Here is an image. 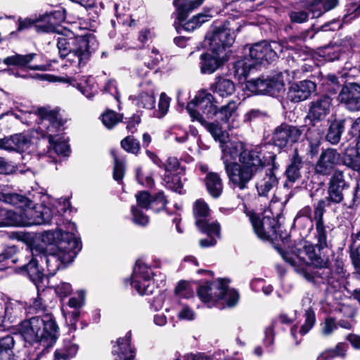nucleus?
Wrapping results in <instances>:
<instances>
[{
  "label": "nucleus",
  "mask_w": 360,
  "mask_h": 360,
  "mask_svg": "<svg viewBox=\"0 0 360 360\" xmlns=\"http://www.w3.org/2000/svg\"><path fill=\"white\" fill-rule=\"evenodd\" d=\"M68 231L56 230L44 231L41 236V242L48 245L44 249L40 245L32 248V258L30 262L22 266L30 280L37 285L44 277L43 271L39 268V262L46 264L47 270L51 276L57 271L71 263L82 248L75 231L76 226L68 222Z\"/></svg>",
  "instance_id": "nucleus-1"
},
{
  "label": "nucleus",
  "mask_w": 360,
  "mask_h": 360,
  "mask_svg": "<svg viewBox=\"0 0 360 360\" xmlns=\"http://www.w3.org/2000/svg\"><path fill=\"white\" fill-rule=\"evenodd\" d=\"M56 212L44 204L33 205L21 195L7 193L6 186L0 185V227L49 224Z\"/></svg>",
  "instance_id": "nucleus-2"
},
{
  "label": "nucleus",
  "mask_w": 360,
  "mask_h": 360,
  "mask_svg": "<svg viewBox=\"0 0 360 360\" xmlns=\"http://www.w3.org/2000/svg\"><path fill=\"white\" fill-rule=\"evenodd\" d=\"M221 160L229 182L233 188L244 190L255 174L264 166L262 148L246 149L243 142H229L223 146Z\"/></svg>",
  "instance_id": "nucleus-3"
},
{
  "label": "nucleus",
  "mask_w": 360,
  "mask_h": 360,
  "mask_svg": "<svg viewBox=\"0 0 360 360\" xmlns=\"http://www.w3.org/2000/svg\"><path fill=\"white\" fill-rule=\"evenodd\" d=\"M58 329L53 316L49 313L22 321L19 331L24 340L39 345L34 350H26L23 360H39L56 343L58 337Z\"/></svg>",
  "instance_id": "nucleus-4"
},
{
  "label": "nucleus",
  "mask_w": 360,
  "mask_h": 360,
  "mask_svg": "<svg viewBox=\"0 0 360 360\" xmlns=\"http://www.w3.org/2000/svg\"><path fill=\"white\" fill-rule=\"evenodd\" d=\"M96 46L95 38L91 35L73 36L72 33L58 36L57 47L61 58L75 68H80L89 60L90 55Z\"/></svg>",
  "instance_id": "nucleus-5"
},
{
  "label": "nucleus",
  "mask_w": 360,
  "mask_h": 360,
  "mask_svg": "<svg viewBox=\"0 0 360 360\" xmlns=\"http://www.w3.org/2000/svg\"><path fill=\"white\" fill-rule=\"evenodd\" d=\"M316 245L311 244L305 245L299 255L292 252H284L282 254L283 259L295 268L297 272H303L305 266L309 262L319 269L317 274L323 280L330 281L332 278V273L328 266V259L321 255Z\"/></svg>",
  "instance_id": "nucleus-6"
},
{
  "label": "nucleus",
  "mask_w": 360,
  "mask_h": 360,
  "mask_svg": "<svg viewBox=\"0 0 360 360\" xmlns=\"http://www.w3.org/2000/svg\"><path fill=\"white\" fill-rule=\"evenodd\" d=\"M41 117V123L39 130L44 133V136L48 138L49 143L53 146L57 154L68 155L70 147L64 137L56 139V133L59 132L63 124L57 112L49 109L39 110Z\"/></svg>",
  "instance_id": "nucleus-7"
},
{
  "label": "nucleus",
  "mask_w": 360,
  "mask_h": 360,
  "mask_svg": "<svg viewBox=\"0 0 360 360\" xmlns=\"http://www.w3.org/2000/svg\"><path fill=\"white\" fill-rule=\"evenodd\" d=\"M199 298L211 307L219 300H224L229 307H234L239 300V294L234 289H229L226 279L220 278L217 283H205L198 289Z\"/></svg>",
  "instance_id": "nucleus-8"
},
{
  "label": "nucleus",
  "mask_w": 360,
  "mask_h": 360,
  "mask_svg": "<svg viewBox=\"0 0 360 360\" xmlns=\"http://www.w3.org/2000/svg\"><path fill=\"white\" fill-rule=\"evenodd\" d=\"M217 102L211 93L205 90L200 91L195 98L186 106V110L192 120L201 124L205 123L203 115L207 118H213L217 113Z\"/></svg>",
  "instance_id": "nucleus-9"
},
{
  "label": "nucleus",
  "mask_w": 360,
  "mask_h": 360,
  "mask_svg": "<svg viewBox=\"0 0 360 360\" xmlns=\"http://www.w3.org/2000/svg\"><path fill=\"white\" fill-rule=\"evenodd\" d=\"M136 198L138 207L132 206L131 212L134 222L140 226H146L149 222L148 217L144 214L140 208L158 212L162 210L167 202L162 192L157 193L155 196H151L146 191H141L136 195Z\"/></svg>",
  "instance_id": "nucleus-10"
},
{
  "label": "nucleus",
  "mask_w": 360,
  "mask_h": 360,
  "mask_svg": "<svg viewBox=\"0 0 360 360\" xmlns=\"http://www.w3.org/2000/svg\"><path fill=\"white\" fill-rule=\"evenodd\" d=\"M231 25L230 22H226L214 27L211 34L206 35L205 43L210 50L225 53L226 47L231 46L236 38L234 27Z\"/></svg>",
  "instance_id": "nucleus-11"
},
{
  "label": "nucleus",
  "mask_w": 360,
  "mask_h": 360,
  "mask_svg": "<svg viewBox=\"0 0 360 360\" xmlns=\"http://www.w3.org/2000/svg\"><path fill=\"white\" fill-rule=\"evenodd\" d=\"M155 273L143 260H138L131 276V285L141 295H148L153 292L155 286L153 277Z\"/></svg>",
  "instance_id": "nucleus-12"
},
{
  "label": "nucleus",
  "mask_w": 360,
  "mask_h": 360,
  "mask_svg": "<svg viewBox=\"0 0 360 360\" xmlns=\"http://www.w3.org/2000/svg\"><path fill=\"white\" fill-rule=\"evenodd\" d=\"M254 232L263 240L277 239L278 223L274 217L251 214L250 215Z\"/></svg>",
  "instance_id": "nucleus-13"
},
{
  "label": "nucleus",
  "mask_w": 360,
  "mask_h": 360,
  "mask_svg": "<svg viewBox=\"0 0 360 360\" xmlns=\"http://www.w3.org/2000/svg\"><path fill=\"white\" fill-rule=\"evenodd\" d=\"M210 208L208 205L201 199L197 200L193 205V214L198 229L206 234L217 233L219 224L209 219Z\"/></svg>",
  "instance_id": "nucleus-14"
},
{
  "label": "nucleus",
  "mask_w": 360,
  "mask_h": 360,
  "mask_svg": "<svg viewBox=\"0 0 360 360\" xmlns=\"http://www.w3.org/2000/svg\"><path fill=\"white\" fill-rule=\"evenodd\" d=\"M277 51H282L279 44L276 41L269 44L262 41L255 44L249 49V57L255 65L264 62L269 63L277 58Z\"/></svg>",
  "instance_id": "nucleus-15"
},
{
  "label": "nucleus",
  "mask_w": 360,
  "mask_h": 360,
  "mask_svg": "<svg viewBox=\"0 0 360 360\" xmlns=\"http://www.w3.org/2000/svg\"><path fill=\"white\" fill-rule=\"evenodd\" d=\"M302 131L301 128L282 124L275 129L272 140L276 146L282 148L297 142Z\"/></svg>",
  "instance_id": "nucleus-16"
},
{
  "label": "nucleus",
  "mask_w": 360,
  "mask_h": 360,
  "mask_svg": "<svg viewBox=\"0 0 360 360\" xmlns=\"http://www.w3.org/2000/svg\"><path fill=\"white\" fill-rule=\"evenodd\" d=\"M245 86L248 91L254 94L273 95L280 91L283 85L278 79L262 77L248 80Z\"/></svg>",
  "instance_id": "nucleus-17"
},
{
  "label": "nucleus",
  "mask_w": 360,
  "mask_h": 360,
  "mask_svg": "<svg viewBox=\"0 0 360 360\" xmlns=\"http://www.w3.org/2000/svg\"><path fill=\"white\" fill-rule=\"evenodd\" d=\"M332 98L328 96H323L309 103L307 118L315 125L324 120L330 112Z\"/></svg>",
  "instance_id": "nucleus-18"
},
{
  "label": "nucleus",
  "mask_w": 360,
  "mask_h": 360,
  "mask_svg": "<svg viewBox=\"0 0 360 360\" xmlns=\"http://www.w3.org/2000/svg\"><path fill=\"white\" fill-rule=\"evenodd\" d=\"M338 100L350 111L360 110V85L350 83L343 86L338 95Z\"/></svg>",
  "instance_id": "nucleus-19"
},
{
  "label": "nucleus",
  "mask_w": 360,
  "mask_h": 360,
  "mask_svg": "<svg viewBox=\"0 0 360 360\" xmlns=\"http://www.w3.org/2000/svg\"><path fill=\"white\" fill-rule=\"evenodd\" d=\"M65 19V9H59L43 15L34 25L35 30L41 32H58L56 25Z\"/></svg>",
  "instance_id": "nucleus-20"
},
{
  "label": "nucleus",
  "mask_w": 360,
  "mask_h": 360,
  "mask_svg": "<svg viewBox=\"0 0 360 360\" xmlns=\"http://www.w3.org/2000/svg\"><path fill=\"white\" fill-rule=\"evenodd\" d=\"M226 53L214 51L208 48V51L200 56V71L203 74H212L221 67L226 61Z\"/></svg>",
  "instance_id": "nucleus-21"
},
{
  "label": "nucleus",
  "mask_w": 360,
  "mask_h": 360,
  "mask_svg": "<svg viewBox=\"0 0 360 360\" xmlns=\"http://www.w3.org/2000/svg\"><path fill=\"white\" fill-rule=\"evenodd\" d=\"M340 162V155L335 150L328 148L323 151L315 167L316 173L328 175Z\"/></svg>",
  "instance_id": "nucleus-22"
},
{
  "label": "nucleus",
  "mask_w": 360,
  "mask_h": 360,
  "mask_svg": "<svg viewBox=\"0 0 360 360\" xmlns=\"http://www.w3.org/2000/svg\"><path fill=\"white\" fill-rule=\"evenodd\" d=\"M316 85L310 80L293 83L289 87L288 98L294 103L307 100L316 91Z\"/></svg>",
  "instance_id": "nucleus-23"
},
{
  "label": "nucleus",
  "mask_w": 360,
  "mask_h": 360,
  "mask_svg": "<svg viewBox=\"0 0 360 360\" xmlns=\"http://www.w3.org/2000/svg\"><path fill=\"white\" fill-rule=\"evenodd\" d=\"M131 331L124 337L120 338L112 345V354L114 360H132L135 356L134 349L131 345Z\"/></svg>",
  "instance_id": "nucleus-24"
},
{
  "label": "nucleus",
  "mask_w": 360,
  "mask_h": 360,
  "mask_svg": "<svg viewBox=\"0 0 360 360\" xmlns=\"http://www.w3.org/2000/svg\"><path fill=\"white\" fill-rule=\"evenodd\" d=\"M31 145V136L26 133L17 134L8 138L0 139V148L12 151L24 152Z\"/></svg>",
  "instance_id": "nucleus-25"
},
{
  "label": "nucleus",
  "mask_w": 360,
  "mask_h": 360,
  "mask_svg": "<svg viewBox=\"0 0 360 360\" xmlns=\"http://www.w3.org/2000/svg\"><path fill=\"white\" fill-rule=\"evenodd\" d=\"M238 104L234 101H229L226 105L217 109V116L229 129L238 128L240 125L237 112Z\"/></svg>",
  "instance_id": "nucleus-26"
},
{
  "label": "nucleus",
  "mask_w": 360,
  "mask_h": 360,
  "mask_svg": "<svg viewBox=\"0 0 360 360\" xmlns=\"http://www.w3.org/2000/svg\"><path fill=\"white\" fill-rule=\"evenodd\" d=\"M210 90L221 98H226L234 93L236 86L232 80L224 77H217L210 85Z\"/></svg>",
  "instance_id": "nucleus-27"
},
{
  "label": "nucleus",
  "mask_w": 360,
  "mask_h": 360,
  "mask_svg": "<svg viewBox=\"0 0 360 360\" xmlns=\"http://www.w3.org/2000/svg\"><path fill=\"white\" fill-rule=\"evenodd\" d=\"M278 179L275 174L269 170L262 174L256 182V188L260 196H267L268 193L276 187Z\"/></svg>",
  "instance_id": "nucleus-28"
},
{
  "label": "nucleus",
  "mask_w": 360,
  "mask_h": 360,
  "mask_svg": "<svg viewBox=\"0 0 360 360\" xmlns=\"http://www.w3.org/2000/svg\"><path fill=\"white\" fill-rule=\"evenodd\" d=\"M26 313L25 304L16 301L10 300L6 304L4 316H0V328L3 326L4 319L7 318L11 322H13L16 318L21 317Z\"/></svg>",
  "instance_id": "nucleus-29"
},
{
  "label": "nucleus",
  "mask_w": 360,
  "mask_h": 360,
  "mask_svg": "<svg viewBox=\"0 0 360 360\" xmlns=\"http://www.w3.org/2000/svg\"><path fill=\"white\" fill-rule=\"evenodd\" d=\"M143 91L136 98L139 107L152 109L155 106L154 86L150 82L142 84Z\"/></svg>",
  "instance_id": "nucleus-30"
},
{
  "label": "nucleus",
  "mask_w": 360,
  "mask_h": 360,
  "mask_svg": "<svg viewBox=\"0 0 360 360\" xmlns=\"http://www.w3.org/2000/svg\"><path fill=\"white\" fill-rule=\"evenodd\" d=\"M302 165L303 162L302 158L299 156L297 152L295 150L291 158L290 163L285 170L288 181L285 183V186H288V183H295L300 177V169Z\"/></svg>",
  "instance_id": "nucleus-31"
},
{
  "label": "nucleus",
  "mask_w": 360,
  "mask_h": 360,
  "mask_svg": "<svg viewBox=\"0 0 360 360\" xmlns=\"http://www.w3.org/2000/svg\"><path fill=\"white\" fill-rule=\"evenodd\" d=\"M311 297L309 296L303 297L302 305L305 308V321L300 330V333L302 335L307 334L312 328L316 321L315 313L311 308Z\"/></svg>",
  "instance_id": "nucleus-32"
},
{
  "label": "nucleus",
  "mask_w": 360,
  "mask_h": 360,
  "mask_svg": "<svg viewBox=\"0 0 360 360\" xmlns=\"http://www.w3.org/2000/svg\"><path fill=\"white\" fill-rule=\"evenodd\" d=\"M205 182L208 193L213 198H217L221 195L223 191V183L220 176L217 173H207Z\"/></svg>",
  "instance_id": "nucleus-33"
},
{
  "label": "nucleus",
  "mask_w": 360,
  "mask_h": 360,
  "mask_svg": "<svg viewBox=\"0 0 360 360\" xmlns=\"http://www.w3.org/2000/svg\"><path fill=\"white\" fill-rule=\"evenodd\" d=\"M204 0H174V5L176 8L179 20H184L188 13L200 6Z\"/></svg>",
  "instance_id": "nucleus-34"
},
{
  "label": "nucleus",
  "mask_w": 360,
  "mask_h": 360,
  "mask_svg": "<svg viewBox=\"0 0 360 360\" xmlns=\"http://www.w3.org/2000/svg\"><path fill=\"white\" fill-rule=\"evenodd\" d=\"M78 349L76 343L65 340L63 347L55 352V360H69L77 354Z\"/></svg>",
  "instance_id": "nucleus-35"
},
{
  "label": "nucleus",
  "mask_w": 360,
  "mask_h": 360,
  "mask_svg": "<svg viewBox=\"0 0 360 360\" xmlns=\"http://www.w3.org/2000/svg\"><path fill=\"white\" fill-rule=\"evenodd\" d=\"M345 120H335L331 122L326 135L328 141L333 144H336L340 141L345 129Z\"/></svg>",
  "instance_id": "nucleus-36"
},
{
  "label": "nucleus",
  "mask_w": 360,
  "mask_h": 360,
  "mask_svg": "<svg viewBox=\"0 0 360 360\" xmlns=\"http://www.w3.org/2000/svg\"><path fill=\"white\" fill-rule=\"evenodd\" d=\"M35 53L21 55L15 53L13 56L6 57L3 63L8 66L25 67L35 58Z\"/></svg>",
  "instance_id": "nucleus-37"
},
{
  "label": "nucleus",
  "mask_w": 360,
  "mask_h": 360,
  "mask_svg": "<svg viewBox=\"0 0 360 360\" xmlns=\"http://www.w3.org/2000/svg\"><path fill=\"white\" fill-rule=\"evenodd\" d=\"M15 342L11 335L0 338V360H11L13 357Z\"/></svg>",
  "instance_id": "nucleus-38"
},
{
  "label": "nucleus",
  "mask_w": 360,
  "mask_h": 360,
  "mask_svg": "<svg viewBox=\"0 0 360 360\" xmlns=\"http://www.w3.org/2000/svg\"><path fill=\"white\" fill-rule=\"evenodd\" d=\"M202 125L205 127L207 130L212 134L216 141H219L220 142V146L221 151L223 152V146L231 141H226L228 137L226 133L222 129V127L217 123H209L206 121L205 123H204Z\"/></svg>",
  "instance_id": "nucleus-39"
},
{
  "label": "nucleus",
  "mask_w": 360,
  "mask_h": 360,
  "mask_svg": "<svg viewBox=\"0 0 360 360\" xmlns=\"http://www.w3.org/2000/svg\"><path fill=\"white\" fill-rule=\"evenodd\" d=\"M77 88L86 98H91L97 92V87L92 77H83L79 83L77 84Z\"/></svg>",
  "instance_id": "nucleus-40"
},
{
  "label": "nucleus",
  "mask_w": 360,
  "mask_h": 360,
  "mask_svg": "<svg viewBox=\"0 0 360 360\" xmlns=\"http://www.w3.org/2000/svg\"><path fill=\"white\" fill-rule=\"evenodd\" d=\"M18 249L15 245H11L5 248L0 253V270H3L10 266V264H15L16 259L14 256L16 255Z\"/></svg>",
  "instance_id": "nucleus-41"
},
{
  "label": "nucleus",
  "mask_w": 360,
  "mask_h": 360,
  "mask_svg": "<svg viewBox=\"0 0 360 360\" xmlns=\"http://www.w3.org/2000/svg\"><path fill=\"white\" fill-rule=\"evenodd\" d=\"M255 66V63L250 58L239 60L234 65L235 73L239 79L246 78Z\"/></svg>",
  "instance_id": "nucleus-42"
},
{
  "label": "nucleus",
  "mask_w": 360,
  "mask_h": 360,
  "mask_svg": "<svg viewBox=\"0 0 360 360\" xmlns=\"http://www.w3.org/2000/svg\"><path fill=\"white\" fill-rule=\"evenodd\" d=\"M347 349V345L342 342L338 343L333 349H326L319 354L317 360H331L337 356L345 355Z\"/></svg>",
  "instance_id": "nucleus-43"
},
{
  "label": "nucleus",
  "mask_w": 360,
  "mask_h": 360,
  "mask_svg": "<svg viewBox=\"0 0 360 360\" xmlns=\"http://www.w3.org/2000/svg\"><path fill=\"white\" fill-rule=\"evenodd\" d=\"M302 221H305L306 226L310 230L313 228V219L311 217V208L309 206H305L297 214L294 223L300 224Z\"/></svg>",
  "instance_id": "nucleus-44"
},
{
  "label": "nucleus",
  "mask_w": 360,
  "mask_h": 360,
  "mask_svg": "<svg viewBox=\"0 0 360 360\" xmlns=\"http://www.w3.org/2000/svg\"><path fill=\"white\" fill-rule=\"evenodd\" d=\"M42 108H40L38 110V114L31 112L30 111H24L22 110H19V113L14 112L13 115L15 116L16 119L20 120L22 123L26 124L27 125H31L34 121H36L38 117L40 118V120H42L41 117L39 115V110ZM43 109H46L44 108ZM41 121L39 123V126H41Z\"/></svg>",
  "instance_id": "nucleus-45"
},
{
  "label": "nucleus",
  "mask_w": 360,
  "mask_h": 360,
  "mask_svg": "<svg viewBox=\"0 0 360 360\" xmlns=\"http://www.w3.org/2000/svg\"><path fill=\"white\" fill-rule=\"evenodd\" d=\"M121 146L127 152L133 154H137L140 150L139 141L132 136H128L122 139Z\"/></svg>",
  "instance_id": "nucleus-46"
},
{
  "label": "nucleus",
  "mask_w": 360,
  "mask_h": 360,
  "mask_svg": "<svg viewBox=\"0 0 360 360\" xmlns=\"http://www.w3.org/2000/svg\"><path fill=\"white\" fill-rule=\"evenodd\" d=\"M122 115L112 110H107L102 115V122L108 128L112 129L122 120Z\"/></svg>",
  "instance_id": "nucleus-47"
},
{
  "label": "nucleus",
  "mask_w": 360,
  "mask_h": 360,
  "mask_svg": "<svg viewBox=\"0 0 360 360\" xmlns=\"http://www.w3.org/2000/svg\"><path fill=\"white\" fill-rule=\"evenodd\" d=\"M210 18L211 15L208 14H198L187 22L184 25V28L186 30H193L200 27L202 23L210 20Z\"/></svg>",
  "instance_id": "nucleus-48"
},
{
  "label": "nucleus",
  "mask_w": 360,
  "mask_h": 360,
  "mask_svg": "<svg viewBox=\"0 0 360 360\" xmlns=\"http://www.w3.org/2000/svg\"><path fill=\"white\" fill-rule=\"evenodd\" d=\"M345 188H342L336 186H332L329 184L328 188V196L327 197L326 201L332 203H340L342 201L344 196L342 191Z\"/></svg>",
  "instance_id": "nucleus-49"
},
{
  "label": "nucleus",
  "mask_w": 360,
  "mask_h": 360,
  "mask_svg": "<svg viewBox=\"0 0 360 360\" xmlns=\"http://www.w3.org/2000/svg\"><path fill=\"white\" fill-rule=\"evenodd\" d=\"M170 98L165 93H162L160 96L158 102V110L156 112V117L161 118L164 117L168 112L170 105Z\"/></svg>",
  "instance_id": "nucleus-50"
},
{
  "label": "nucleus",
  "mask_w": 360,
  "mask_h": 360,
  "mask_svg": "<svg viewBox=\"0 0 360 360\" xmlns=\"http://www.w3.org/2000/svg\"><path fill=\"white\" fill-rule=\"evenodd\" d=\"M111 154L114 158V170L113 178L115 180L121 181L124 176V166L123 161L118 159L114 150L111 151Z\"/></svg>",
  "instance_id": "nucleus-51"
},
{
  "label": "nucleus",
  "mask_w": 360,
  "mask_h": 360,
  "mask_svg": "<svg viewBox=\"0 0 360 360\" xmlns=\"http://www.w3.org/2000/svg\"><path fill=\"white\" fill-rule=\"evenodd\" d=\"M316 229L317 238L316 245L318 247L319 251H321L328 246L327 233L324 225L316 226Z\"/></svg>",
  "instance_id": "nucleus-52"
},
{
  "label": "nucleus",
  "mask_w": 360,
  "mask_h": 360,
  "mask_svg": "<svg viewBox=\"0 0 360 360\" xmlns=\"http://www.w3.org/2000/svg\"><path fill=\"white\" fill-rule=\"evenodd\" d=\"M326 206V200H320L314 207V219L316 221V226L324 225L323 221V216L325 212V207Z\"/></svg>",
  "instance_id": "nucleus-53"
},
{
  "label": "nucleus",
  "mask_w": 360,
  "mask_h": 360,
  "mask_svg": "<svg viewBox=\"0 0 360 360\" xmlns=\"http://www.w3.org/2000/svg\"><path fill=\"white\" fill-rule=\"evenodd\" d=\"M27 167L25 170L21 169L20 166H14L7 162L2 158H0V174H12L14 172L23 173L27 170H29Z\"/></svg>",
  "instance_id": "nucleus-54"
},
{
  "label": "nucleus",
  "mask_w": 360,
  "mask_h": 360,
  "mask_svg": "<svg viewBox=\"0 0 360 360\" xmlns=\"http://www.w3.org/2000/svg\"><path fill=\"white\" fill-rule=\"evenodd\" d=\"M170 134L174 136V139L178 143H184L188 137V134L187 131L182 129L180 126H173L169 130Z\"/></svg>",
  "instance_id": "nucleus-55"
},
{
  "label": "nucleus",
  "mask_w": 360,
  "mask_h": 360,
  "mask_svg": "<svg viewBox=\"0 0 360 360\" xmlns=\"http://www.w3.org/2000/svg\"><path fill=\"white\" fill-rule=\"evenodd\" d=\"M136 179L140 184L146 187H152L154 184V181L151 175L144 172L141 168L136 169Z\"/></svg>",
  "instance_id": "nucleus-56"
},
{
  "label": "nucleus",
  "mask_w": 360,
  "mask_h": 360,
  "mask_svg": "<svg viewBox=\"0 0 360 360\" xmlns=\"http://www.w3.org/2000/svg\"><path fill=\"white\" fill-rule=\"evenodd\" d=\"M329 184L335 185L342 188H347L349 187V184L344 179L343 172L338 169L335 170L333 173Z\"/></svg>",
  "instance_id": "nucleus-57"
},
{
  "label": "nucleus",
  "mask_w": 360,
  "mask_h": 360,
  "mask_svg": "<svg viewBox=\"0 0 360 360\" xmlns=\"http://www.w3.org/2000/svg\"><path fill=\"white\" fill-rule=\"evenodd\" d=\"M352 121L349 134L352 136H356V150L357 153L360 155V117L355 119L351 120Z\"/></svg>",
  "instance_id": "nucleus-58"
},
{
  "label": "nucleus",
  "mask_w": 360,
  "mask_h": 360,
  "mask_svg": "<svg viewBox=\"0 0 360 360\" xmlns=\"http://www.w3.org/2000/svg\"><path fill=\"white\" fill-rule=\"evenodd\" d=\"M356 243L354 242L351 246L350 257L355 269L360 274V243L357 245Z\"/></svg>",
  "instance_id": "nucleus-59"
},
{
  "label": "nucleus",
  "mask_w": 360,
  "mask_h": 360,
  "mask_svg": "<svg viewBox=\"0 0 360 360\" xmlns=\"http://www.w3.org/2000/svg\"><path fill=\"white\" fill-rule=\"evenodd\" d=\"M165 181L168 184V187L172 189H174L176 191H179L183 187V183L179 176L176 174H172L170 178L169 174L165 178Z\"/></svg>",
  "instance_id": "nucleus-60"
},
{
  "label": "nucleus",
  "mask_w": 360,
  "mask_h": 360,
  "mask_svg": "<svg viewBox=\"0 0 360 360\" xmlns=\"http://www.w3.org/2000/svg\"><path fill=\"white\" fill-rule=\"evenodd\" d=\"M55 292L60 298H65L71 293L72 286L69 283L61 282L55 288Z\"/></svg>",
  "instance_id": "nucleus-61"
},
{
  "label": "nucleus",
  "mask_w": 360,
  "mask_h": 360,
  "mask_svg": "<svg viewBox=\"0 0 360 360\" xmlns=\"http://www.w3.org/2000/svg\"><path fill=\"white\" fill-rule=\"evenodd\" d=\"M338 328L337 324L335 323V320L333 318L328 317L326 319L323 326H322V333L325 335H330L335 330Z\"/></svg>",
  "instance_id": "nucleus-62"
},
{
  "label": "nucleus",
  "mask_w": 360,
  "mask_h": 360,
  "mask_svg": "<svg viewBox=\"0 0 360 360\" xmlns=\"http://www.w3.org/2000/svg\"><path fill=\"white\" fill-rule=\"evenodd\" d=\"M154 37V33L150 28L144 27L138 34L137 39L142 44H146Z\"/></svg>",
  "instance_id": "nucleus-63"
},
{
  "label": "nucleus",
  "mask_w": 360,
  "mask_h": 360,
  "mask_svg": "<svg viewBox=\"0 0 360 360\" xmlns=\"http://www.w3.org/2000/svg\"><path fill=\"white\" fill-rule=\"evenodd\" d=\"M149 57L150 58V61H145V63H147L148 66L150 68H152L154 66L157 65L162 60V55L160 53L159 51L155 48H153L151 49Z\"/></svg>",
  "instance_id": "nucleus-64"
}]
</instances>
